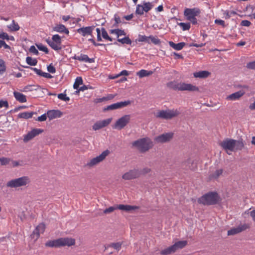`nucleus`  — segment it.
I'll return each mask as SVG.
<instances>
[{
  "mask_svg": "<svg viewBox=\"0 0 255 255\" xmlns=\"http://www.w3.org/2000/svg\"><path fill=\"white\" fill-rule=\"evenodd\" d=\"M47 114H44L40 117H38V118L36 120L39 122H43L45 121L47 119Z\"/></svg>",
  "mask_w": 255,
  "mask_h": 255,
  "instance_id": "obj_55",
  "label": "nucleus"
},
{
  "mask_svg": "<svg viewBox=\"0 0 255 255\" xmlns=\"http://www.w3.org/2000/svg\"><path fill=\"white\" fill-rule=\"evenodd\" d=\"M137 41L139 42H146L148 43H150V42L149 41V36H146L145 35H139L138 38L136 40L135 42Z\"/></svg>",
  "mask_w": 255,
  "mask_h": 255,
  "instance_id": "obj_42",
  "label": "nucleus"
},
{
  "mask_svg": "<svg viewBox=\"0 0 255 255\" xmlns=\"http://www.w3.org/2000/svg\"><path fill=\"white\" fill-rule=\"evenodd\" d=\"M193 164V161L190 159H187L184 163H183V166H185L187 168L191 170H194V167H192Z\"/></svg>",
  "mask_w": 255,
  "mask_h": 255,
  "instance_id": "obj_37",
  "label": "nucleus"
},
{
  "mask_svg": "<svg viewBox=\"0 0 255 255\" xmlns=\"http://www.w3.org/2000/svg\"><path fill=\"white\" fill-rule=\"evenodd\" d=\"M153 6L152 2L143 1V5L138 4L136 5L135 13L141 15L143 14L144 11L147 12Z\"/></svg>",
  "mask_w": 255,
  "mask_h": 255,
  "instance_id": "obj_11",
  "label": "nucleus"
},
{
  "mask_svg": "<svg viewBox=\"0 0 255 255\" xmlns=\"http://www.w3.org/2000/svg\"><path fill=\"white\" fill-rule=\"evenodd\" d=\"M46 41L53 49L56 51H58L62 49L61 46L62 40L61 37L58 34L53 35L52 40H50L49 38L46 39Z\"/></svg>",
  "mask_w": 255,
  "mask_h": 255,
  "instance_id": "obj_9",
  "label": "nucleus"
},
{
  "mask_svg": "<svg viewBox=\"0 0 255 255\" xmlns=\"http://www.w3.org/2000/svg\"><path fill=\"white\" fill-rule=\"evenodd\" d=\"M88 41H90L91 42L93 45L95 46H102V45H104V46H105L106 45L104 44H102V43H96L95 42V41L94 40V39L93 38H90L88 39Z\"/></svg>",
  "mask_w": 255,
  "mask_h": 255,
  "instance_id": "obj_59",
  "label": "nucleus"
},
{
  "mask_svg": "<svg viewBox=\"0 0 255 255\" xmlns=\"http://www.w3.org/2000/svg\"><path fill=\"white\" fill-rule=\"evenodd\" d=\"M47 71L51 73H54L56 72L55 68L50 64L49 65L47 66Z\"/></svg>",
  "mask_w": 255,
  "mask_h": 255,
  "instance_id": "obj_54",
  "label": "nucleus"
},
{
  "mask_svg": "<svg viewBox=\"0 0 255 255\" xmlns=\"http://www.w3.org/2000/svg\"><path fill=\"white\" fill-rule=\"evenodd\" d=\"M95 28V26L83 27L78 28L77 31L78 33L82 35L83 36H86L87 35H92L93 31Z\"/></svg>",
  "mask_w": 255,
  "mask_h": 255,
  "instance_id": "obj_20",
  "label": "nucleus"
},
{
  "mask_svg": "<svg viewBox=\"0 0 255 255\" xmlns=\"http://www.w3.org/2000/svg\"><path fill=\"white\" fill-rule=\"evenodd\" d=\"M223 173V169H219L217 170L214 173L210 175L211 178H217L219 177L220 175H221Z\"/></svg>",
  "mask_w": 255,
  "mask_h": 255,
  "instance_id": "obj_46",
  "label": "nucleus"
},
{
  "mask_svg": "<svg viewBox=\"0 0 255 255\" xmlns=\"http://www.w3.org/2000/svg\"><path fill=\"white\" fill-rule=\"evenodd\" d=\"M25 67L30 68L31 70H33L37 75L41 76L43 72L41 70L38 69L36 68H32L28 66H26Z\"/></svg>",
  "mask_w": 255,
  "mask_h": 255,
  "instance_id": "obj_52",
  "label": "nucleus"
},
{
  "mask_svg": "<svg viewBox=\"0 0 255 255\" xmlns=\"http://www.w3.org/2000/svg\"><path fill=\"white\" fill-rule=\"evenodd\" d=\"M62 115V112L58 110H49L47 112V117L48 118L49 121H51L54 119L60 118Z\"/></svg>",
  "mask_w": 255,
  "mask_h": 255,
  "instance_id": "obj_21",
  "label": "nucleus"
},
{
  "mask_svg": "<svg viewBox=\"0 0 255 255\" xmlns=\"http://www.w3.org/2000/svg\"><path fill=\"white\" fill-rule=\"evenodd\" d=\"M150 39L151 42L154 44L157 45L160 43V40L159 39L156 38L152 35L149 36V40Z\"/></svg>",
  "mask_w": 255,
  "mask_h": 255,
  "instance_id": "obj_48",
  "label": "nucleus"
},
{
  "mask_svg": "<svg viewBox=\"0 0 255 255\" xmlns=\"http://www.w3.org/2000/svg\"><path fill=\"white\" fill-rule=\"evenodd\" d=\"M250 216L252 217L253 221L255 222V210H253L250 212Z\"/></svg>",
  "mask_w": 255,
  "mask_h": 255,
  "instance_id": "obj_64",
  "label": "nucleus"
},
{
  "mask_svg": "<svg viewBox=\"0 0 255 255\" xmlns=\"http://www.w3.org/2000/svg\"><path fill=\"white\" fill-rule=\"evenodd\" d=\"M221 199L216 192H209L198 198V202L204 205H214L221 201Z\"/></svg>",
  "mask_w": 255,
  "mask_h": 255,
  "instance_id": "obj_2",
  "label": "nucleus"
},
{
  "mask_svg": "<svg viewBox=\"0 0 255 255\" xmlns=\"http://www.w3.org/2000/svg\"><path fill=\"white\" fill-rule=\"evenodd\" d=\"M187 245V241H180L176 242L172 246L176 252L177 250L184 248Z\"/></svg>",
  "mask_w": 255,
  "mask_h": 255,
  "instance_id": "obj_25",
  "label": "nucleus"
},
{
  "mask_svg": "<svg viewBox=\"0 0 255 255\" xmlns=\"http://www.w3.org/2000/svg\"><path fill=\"white\" fill-rule=\"evenodd\" d=\"M174 253H175V251L172 246H171L163 250H162L160 252V254L162 255H170V254Z\"/></svg>",
  "mask_w": 255,
  "mask_h": 255,
  "instance_id": "obj_33",
  "label": "nucleus"
},
{
  "mask_svg": "<svg viewBox=\"0 0 255 255\" xmlns=\"http://www.w3.org/2000/svg\"><path fill=\"white\" fill-rule=\"evenodd\" d=\"M114 19L115 22L113 24V26L115 27H118L119 24L122 22L120 17L117 14H115Z\"/></svg>",
  "mask_w": 255,
  "mask_h": 255,
  "instance_id": "obj_47",
  "label": "nucleus"
},
{
  "mask_svg": "<svg viewBox=\"0 0 255 255\" xmlns=\"http://www.w3.org/2000/svg\"><path fill=\"white\" fill-rule=\"evenodd\" d=\"M30 182V180L28 176H22L16 179H12L6 184L7 187L11 188H17L23 186H26Z\"/></svg>",
  "mask_w": 255,
  "mask_h": 255,
  "instance_id": "obj_7",
  "label": "nucleus"
},
{
  "mask_svg": "<svg viewBox=\"0 0 255 255\" xmlns=\"http://www.w3.org/2000/svg\"><path fill=\"white\" fill-rule=\"evenodd\" d=\"M11 159L9 158L1 157L0 158V164L1 165H6L10 163Z\"/></svg>",
  "mask_w": 255,
  "mask_h": 255,
  "instance_id": "obj_44",
  "label": "nucleus"
},
{
  "mask_svg": "<svg viewBox=\"0 0 255 255\" xmlns=\"http://www.w3.org/2000/svg\"><path fill=\"white\" fill-rule=\"evenodd\" d=\"M200 13L201 10L198 7L186 8L184 11V15L187 20L196 25L198 23L196 16H198Z\"/></svg>",
  "mask_w": 255,
  "mask_h": 255,
  "instance_id": "obj_6",
  "label": "nucleus"
},
{
  "mask_svg": "<svg viewBox=\"0 0 255 255\" xmlns=\"http://www.w3.org/2000/svg\"><path fill=\"white\" fill-rule=\"evenodd\" d=\"M29 51L35 55H37L39 54L38 51L36 49L34 46L32 45L29 48Z\"/></svg>",
  "mask_w": 255,
  "mask_h": 255,
  "instance_id": "obj_56",
  "label": "nucleus"
},
{
  "mask_svg": "<svg viewBox=\"0 0 255 255\" xmlns=\"http://www.w3.org/2000/svg\"><path fill=\"white\" fill-rule=\"evenodd\" d=\"M36 112H23L19 113L17 117L19 119H28L29 118H32V116L34 114H36Z\"/></svg>",
  "mask_w": 255,
  "mask_h": 255,
  "instance_id": "obj_30",
  "label": "nucleus"
},
{
  "mask_svg": "<svg viewBox=\"0 0 255 255\" xmlns=\"http://www.w3.org/2000/svg\"><path fill=\"white\" fill-rule=\"evenodd\" d=\"M43 130L40 128H33L30 131H29L26 135L23 137V141L27 142L28 141L31 140L36 136L43 132Z\"/></svg>",
  "mask_w": 255,
  "mask_h": 255,
  "instance_id": "obj_16",
  "label": "nucleus"
},
{
  "mask_svg": "<svg viewBox=\"0 0 255 255\" xmlns=\"http://www.w3.org/2000/svg\"><path fill=\"white\" fill-rule=\"evenodd\" d=\"M174 133L172 132L161 134L155 137V141L157 143H166L170 141L173 137Z\"/></svg>",
  "mask_w": 255,
  "mask_h": 255,
  "instance_id": "obj_14",
  "label": "nucleus"
},
{
  "mask_svg": "<svg viewBox=\"0 0 255 255\" xmlns=\"http://www.w3.org/2000/svg\"><path fill=\"white\" fill-rule=\"evenodd\" d=\"M45 229V225L44 223L39 224L33 231L30 236L32 239L37 240L40 236V234L43 233Z\"/></svg>",
  "mask_w": 255,
  "mask_h": 255,
  "instance_id": "obj_18",
  "label": "nucleus"
},
{
  "mask_svg": "<svg viewBox=\"0 0 255 255\" xmlns=\"http://www.w3.org/2000/svg\"><path fill=\"white\" fill-rule=\"evenodd\" d=\"M53 30L59 33H65L68 34L69 31L68 29L62 24H57L53 27Z\"/></svg>",
  "mask_w": 255,
  "mask_h": 255,
  "instance_id": "obj_23",
  "label": "nucleus"
},
{
  "mask_svg": "<svg viewBox=\"0 0 255 255\" xmlns=\"http://www.w3.org/2000/svg\"><path fill=\"white\" fill-rule=\"evenodd\" d=\"M110 32L112 34L115 33L117 35L118 37H119L121 35H126V33L125 32L124 30L120 29H111L110 30Z\"/></svg>",
  "mask_w": 255,
  "mask_h": 255,
  "instance_id": "obj_35",
  "label": "nucleus"
},
{
  "mask_svg": "<svg viewBox=\"0 0 255 255\" xmlns=\"http://www.w3.org/2000/svg\"><path fill=\"white\" fill-rule=\"evenodd\" d=\"M130 120V116L129 115H126L116 121L115 124L113 126V128L121 130L129 123Z\"/></svg>",
  "mask_w": 255,
  "mask_h": 255,
  "instance_id": "obj_10",
  "label": "nucleus"
},
{
  "mask_svg": "<svg viewBox=\"0 0 255 255\" xmlns=\"http://www.w3.org/2000/svg\"><path fill=\"white\" fill-rule=\"evenodd\" d=\"M153 73V72L152 71H147L142 69L137 72V75L140 78H143L144 77L150 76L152 75Z\"/></svg>",
  "mask_w": 255,
  "mask_h": 255,
  "instance_id": "obj_32",
  "label": "nucleus"
},
{
  "mask_svg": "<svg viewBox=\"0 0 255 255\" xmlns=\"http://www.w3.org/2000/svg\"><path fill=\"white\" fill-rule=\"evenodd\" d=\"M251 24V22L248 20H243L241 23V25L244 26H249Z\"/></svg>",
  "mask_w": 255,
  "mask_h": 255,
  "instance_id": "obj_58",
  "label": "nucleus"
},
{
  "mask_svg": "<svg viewBox=\"0 0 255 255\" xmlns=\"http://www.w3.org/2000/svg\"><path fill=\"white\" fill-rule=\"evenodd\" d=\"M141 175L140 171L137 169L130 170L122 176V178L126 180H129L139 177Z\"/></svg>",
  "mask_w": 255,
  "mask_h": 255,
  "instance_id": "obj_15",
  "label": "nucleus"
},
{
  "mask_svg": "<svg viewBox=\"0 0 255 255\" xmlns=\"http://www.w3.org/2000/svg\"><path fill=\"white\" fill-rule=\"evenodd\" d=\"M35 45L39 50L44 52L46 54L48 53L49 50L48 48L46 46H44L42 43H36Z\"/></svg>",
  "mask_w": 255,
  "mask_h": 255,
  "instance_id": "obj_41",
  "label": "nucleus"
},
{
  "mask_svg": "<svg viewBox=\"0 0 255 255\" xmlns=\"http://www.w3.org/2000/svg\"><path fill=\"white\" fill-rule=\"evenodd\" d=\"M2 107L8 108V104L6 101L0 100V108Z\"/></svg>",
  "mask_w": 255,
  "mask_h": 255,
  "instance_id": "obj_60",
  "label": "nucleus"
},
{
  "mask_svg": "<svg viewBox=\"0 0 255 255\" xmlns=\"http://www.w3.org/2000/svg\"><path fill=\"white\" fill-rule=\"evenodd\" d=\"M132 145L137 148L141 153L147 151L152 146V142L148 138H142L133 141Z\"/></svg>",
  "mask_w": 255,
  "mask_h": 255,
  "instance_id": "obj_5",
  "label": "nucleus"
},
{
  "mask_svg": "<svg viewBox=\"0 0 255 255\" xmlns=\"http://www.w3.org/2000/svg\"><path fill=\"white\" fill-rule=\"evenodd\" d=\"M13 95L15 99L20 103H25L27 101L26 96L21 93L14 91Z\"/></svg>",
  "mask_w": 255,
  "mask_h": 255,
  "instance_id": "obj_26",
  "label": "nucleus"
},
{
  "mask_svg": "<svg viewBox=\"0 0 255 255\" xmlns=\"http://www.w3.org/2000/svg\"><path fill=\"white\" fill-rule=\"evenodd\" d=\"M117 209L116 207H110L108 208L105 209L103 211V213L105 214H110Z\"/></svg>",
  "mask_w": 255,
  "mask_h": 255,
  "instance_id": "obj_49",
  "label": "nucleus"
},
{
  "mask_svg": "<svg viewBox=\"0 0 255 255\" xmlns=\"http://www.w3.org/2000/svg\"><path fill=\"white\" fill-rule=\"evenodd\" d=\"M92 89V87L89 85H83V86L80 87L79 89L76 91L75 92L76 93H78L80 91H84L85 90H87L88 89Z\"/></svg>",
  "mask_w": 255,
  "mask_h": 255,
  "instance_id": "obj_50",
  "label": "nucleus"
},
{
  "mask_svg": "<svg viewBox=\"0 0 255 255\" xmlns=\"http://www.w3.org/2000/svg\"><path fill=\"white\" fill-rule=\"evenodd\" d=\"M122 243L117 242V243H113L110 244H108L107 245H105V249L107 250L109 248H113L117 251H119L121 250L122 248Z\"/></svg>",
  "mask_w": 255,
  "mask_h": 255,
  "instance_id": "obj_29",
  "label": "nucleus"
},
{
  "mask_svg": "<svg viewBox=\"0 0 255 255\" xmlns=\"http://www.w3.org/2000/svg\"><path fill=\"white\" fill-rule=\"evenodd\" d=\"M7 28L9 29L11 31H16L20 28L17 23H16L14 20H12V23L7 25Z\"/></svg>",
  "mask_w": 255,
  "mask_h": 255,
  "instance_id": "obj_34",
  "label": "nucleus"
},
{
  "mask_svg": "<svg viewBox=\"0 0 255 255\" xmlns=\"http://www.w3.org/2000/svg\"><path fill=\"white\" fill-rule=\"evenodd\" d=\"M118 41L121 42L122 44H127L131 45L132 43L131 40L128 37H125L123 38H118Z\"/></svg>",
  "mask_w": 255,
  "mask_h": 255,
  "instance_id": "obj_40",
  "label": "nucleus"
},
{
  "mask_svg": "<svg viewBox=\"0 0 255 255\" xmlns=\"http://www.w3.org/2000/svg\"><path fill=\"white\" fill-rule=\"evenodd\" d=\"M178 25L182 27L183 31L188 30L190 28V23L180 22L178 23Z\"/></svg>",
  "mask_w": 255,
  "mask_h": 255,
  "instance_id": "obj_43",
  "label": "nucleus"
},
{
  "mask_svg": "<svg viewBox=\"0 0 255 255\" xmlns=\"http://www.w3.org/2000/svg\"><path fill=\"white\" fill-rule=\"evenodd\" d=\"M169 45H170V47H171L175 50H180L186 45V43L185 42H182L176 44L172 41H169Z\"/></svg>",
  "mask_w": 255,
  "mask_h": 255,
  "instance_id": "obj_28",
  "label": "nucleus"
},
{
  "mask_svg": "<svg viewBox=\"0 0 255 255\" xmlns=\"http://www.w3.org/2000/svg\"><path fill=\"white\" fill-rule=\"evenodd\" d=\"M210 74V73L207 71H200L193 73V75L195 78H206Z\"/></svg>",
  "mask_w": 255,
  "mask_h": 255,
  "instance_id": "obj_27",
  "label": "nucleus"
},
{
  "mask_svg": "<svg viewBox=\"0 0 255 255\" xmlns=\"http://www.w3.org/2000/svg\"><path fill=\"white\" fill-rule=\"evenodd\" d=\"M109 153L110 151L108 149L104 151L100 155L90 160V161L87 163L86 166L91 167L97 165L102 161Z\"/></svg>",
  "mask_w": 255,
  "mask_h": 255,
  "instance_id": "obj_12",
  "label": "nucleus"
},
{
  "mask_svg": "<svg viewBox=\"0 0 255 255\" xmlns=\"http://www.w3.org/2000/svg\"><path fill=\"white\" fill-rule=\"evenodd\" d=\"M0 38L2 39L9 40V37L6 33L0 31Z\"/></svg>",
  "mask_w": 255,
  "mask_h": 255,
  "instance_id": "obj_51",
  "label": "nucleus"
},
{
  "mask_svg": "<svg viewBox=\"0 0 255 255\" xmlns=\"http://www.w3.org/2000/svg\"><path fill=\"white\" fill-rule=\"evenodd\" d=\"M139 171H140V172L141 173V174H147V173L150 172L151 170L150 168L146 167V168H143L142 170H139Z\"/></svg>",
  "mask_w": 255,
  "mask_h": 255,
  "instance_id": "obj_62",
  "label": "nucleus"
},
{
  "mask_svg": "<svg viewBox=\"0 0 255 255\" xmlns=\"http://www.w3.org/2000/svg\"><path fill=\"white\" fill-rule=\"evenodd\" d=\"M26 62L30 66H35L37 63V60L36 59L32 58L31 57H27Z\"/></svg>",
  "mask_w": 255,
  "mask_h": 255,
  "instance_id": "obj_39",
  "label": "nucleus"
},
{
  "mask_svg": "<svg viewBox=\"0 0 255 255\" xmlns=\"http://www.w3.org/2000/svg\"><path fill=\"white\" fill-rule=\"evenodd\" d=\"M246 67L248 69L255 70V61L247 63Z\"/></svg>",
  "mask_w": 255,
  "mask_h": 255,
  "instance_id": "obj_53",
  "label": "nucleus"
},
{
  "mask_svg": "<svg viewBox=\"0 0 255 255\" xmlns=\"http://www.w3.org/2000/svg\"><path fill=\"white\" fill-rule=\"evenodd\" d=\"M112 121V118H110L103 121H97L93 125L92 128L94 130H99L108 126L111 123Z\"/></svg>",
  "mask_w": 255,
  "mask_h": 255,
  "instance_id": "obj_19",
  "label": "nucleus"
},
{
  "mask_svg": "<svg viewBox=\"0 0 255 255\" xmlns=\"http://www.w3.org/2000/svg\"><path fill=\"white\" fill-rule=\"evenodd\" d=\"M215 23L217 24L222 25L223 27H225V21L221 19H216Z\"/></svg>",
  "mask_w": 255,
  "mask_h": 255,
  "instance_id": "obj_61",
  "label": "nucleus"
},
{
  "mask_svg": "<svg viewBox=\"0 0 255 255\" xmlns=\"http://www.w3.org/2000/svg\"><path fill=\"white\" fill-rule=\"evenodd\" d=\"M41 76L46 78H49V79L52 78V76L49 73H45L44 72H42Z\"/></svg>",
  "mask_w": 255,
  "mask_h": 255,
  "instance_id": "obj_63",
  "label": "nucleus"
},
{
  "mask_svg": "<svg viewBox=\"0 0 255 255\" xmlns=\"http://www.w3.org/2000/svg\"><path fill=\"white\" fill-rule=\"evenodd\" d=\"M244 93L241 91L235 92L230 95L227 99L231 100H235L239 99L241 97H242L244 95Z\"/></svg>",
  "mask_w": 255,
  "mask_h": 255,
  "instance_id": "obj_31",
  "label": "nucleus"
},
{
  "mask_svg": "<svg viewBox=\"0 0 255 255\" xmlns=\"http://www.w3.org/2000/svg\"><path fill=\"white\" fill-rule=\"evenodd\" d=\"M2 46H3L5 49H10V47L9 45H8L7 44H6V43L5 42V41H4L3 40H0V48Z\"/></svg>",
  "mask_w": 255,
  "mask_h": 255,
  "instance_id": "obj_57",
  "label": "nucleus"
},
{
  "mask_svg": "<svg viewBox=\"0 0 255 255\" xmlns=\"http://www.w3.org/2000/svg\"><path fill=\"white\" fill-rule=\"evenodd\" d=\"M101 31L102 35L104 39L109 40L110 41H113V38L109 36L105 28L102 27L101 29Z\"/></svg>",
  "mask_w": 255,
  "mask_h": 255,
  "instance_id": "obj_38",
  "label": "nucleus"
},
{
  "mask_svg": "<svg viewBox=\"0 0 255 255\" xmlns=\"http://www.w3.org/2000/svg\"><path fill=\"white\" fill-rule=\"evenodd\" d=\"M73 58L75 60H78L80 61H84L89 63H93L95 62L94 58H90L87 55L81 54L80 56L75 55Z\"/></svg>",
  "mask_w": 255,
  "mask_h": 255,
  "instance_id": "obj_22",
  "label": "nucleus"
},
{
  "mask_svg": "<svg viewBox=\"0 0 255 255\" xmlns=\"http://www.w3.org/2000/svg\"><path fill=\"white\" fill-rule=\"evenodd\" d=\"M75 244V240L70 238H60L51 240L45 243V246L51 248H60L61 247H70Z\"/></svg>",
  "mask_w": 255,
  "mask_h": 255,
  "instance_id": "obj_3",
  "label": "nucleus"
},
{
  "mask_svg": "<svg viewBox=\"0 0 255 255\" xmlns=\"http://www.w3.org/2000/svg\"><path fill=\"white\" fill-rule=\"evenodd\" d=\"M83 83V80L81 77H78L76 78L75 83L73 85V88L75 89L78 90L79 87V85H82Z\"/></svg>",
  "mask_w": 255,
  "mask_h": 255,
  "instance_id": "obj_36",
  "label": "nucleus"
},
{
  "mask_svg": "<svg viewBox=\"0 0 255 255\" xmlns=\"http://www.w3.org/2000/svg\"><path fill=\"white\" fill-rule=\"evenodd\" d=\"M220 145L223 149L230 151L242 150L245 147V142L243 139L235 140L232 138H226L221 143Z\"/></svg>",
  "mask_w": 255,
  "mask_h": 255,
  "instance_id": "obj_1",
  "label": "nucleus"
},
{
  "mask_svg": "<svg viewBox=\"0 0 255 255\" xmlns=\"http://www.w3.org/2000/svg\"><path fill=\"white\" fill-rule=\"evenodd\" d=\"M180 112L177 110H161L156 114L155 117L157 118L170 120L178 116Z\"/></svg>",
  "mask_w": 255,
  "mask_h": 255,
  "instance_id": "obj_8",
  "label": "nucleus"
},
{
  "mask_svg": "<svg viewBox=\"0 0 255 255\" xmlns=\"http://www.w3.org/2000/svg\"><path fill=\"white\" fill-rule=\"evenodd\" d=\"M250 228L249 225L247 224H240L236 228H233L228 231V236H233L239 234Z\"/></svg>",
  "mask_w": 255,
  "mask_h": 255,
  "instance_id": "obj_17",
  "label": "nucleus"
},
{
  "mask_svg": "<svg viewBox=\"0 0 255 255\" xmlns=\"http://www.w3.org/2000/svg\"><path fill=\"white\" fill-rule=\"evenodd\" d=\"M6 71L5 62L2 59H0V74H3Z\"/></svg>",
  "mask_w": 255,
  "mask_h": 255,
  "instance_id": "obj_45",
  "label": "nucleus"
},
{
  "mask_svg": "<svg viewBox=\"0 0 255 255\" xmlns=\"http://www.w3.org/2000/svg\"><path fill=\"white\" fill-rule=\"evenodd\" d=\"M167 86L174 90L188 91H199V88L196 86H194L191 84H187L182 82L176 83L175 82H171L167 83Z\"/></svg>",
  "mask_w": 255,
  "mask_h": 255,
  "instance_id": "obj_4",
  "label": "nucleus"
},
{
  "mask_svg": "<svg viewBox=\"0 0 255 255\" xmlns=\"http://www.w3.org/2000/svg\"><path fill=\"white\" fill-rule=\"evenodd\" d=\"M130 103L131 102L129 100L124 102H118L104 108L103 111L106 112L108 111H112L116 109H121L123 107L127 106L128 105H130Z\"/></svg>",
  "mask_w": 255,
  "mask_h": 255,
  "instance_id": "obj_13",
  "label": "nucleus"
},
{
  "mask_svg": "<svg viewBox=\"0 0 255 255\" xmlns=\"http://www.w3.org/2000/svg\"><path fill=\"white\" fill-rule=\"evenodd\" d=\"M139 208L138 207L136 206H131L128 205H123L120 204L117 206V209H119L123 211H125L127 212L130 211L131 210H134L135 209H138Z\"/></svg>",
  "mask_w": 255,
  "mask_h": 255,
  "instance_id": "obj_24",
  "label": "nucleus"
}]
</instances>
